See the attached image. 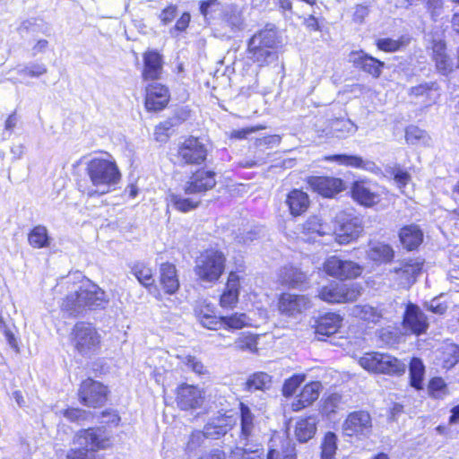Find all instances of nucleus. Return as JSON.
I'll return each mask as SVG.
<instances>
[{
    "label": "nucleus",
    "mask_w": 459,
    "mask_h": 459,
    "mask_svg": "<svg viewBox=\"0 0 459 459\" xmlns=\"http://www.w3.org/2000/svg\"><path fill=\"white\" fill-rule=\"evenodd\" d=\"M394 251L393 247L386 243L375 241L369 242L367 249V257L378 264H386L393 260Z\"/></svg>",
    "instance_id": "obj_30"
},
{
    "label": "nucleus",
    "mask_w": 459,
    "mask_h": 459,
    "mask_svg": "<svg viewBox=\"0 0 459 459\" xmlns=\"http://www.w3.org/2000/svg\"><path fill=\"white\" fill-rule=\"evenodd\" d=\"M71 342L79 354L90 357L99 350L100 336L91 324L79 322L73 328Z\"/></svg>",
    "instance_id": "obj_6"
},
{
    "label": "nucleus",
    "mask_w": 459,
    "mask_h": 459,
    "mask_svg": "<svg viewBox=\"0 0 459 459\" xmlns=\"http://www.w3.org/2000/svg\"><path fill=\"white\" fill-rule=\"evenodd\" d=\"M143 69L142 77L144 81L159 80L163 71V56L157 50L149 49L143 55Z\"/></svg>",
    "instance_id": "obj_21"
},
{
    "label": "nucleus",
    "mask_w": 459,
    "mask_h": 459,
    "mask_svg": "<svg viewBox=\"0 0 459 459\" xmlns=\"http://www.w3.org/2000/svg\"><path fill=\"white\" fill-rule=\"evenodd\" d=\"M359 365L369 372L401 376L406 370V364L395 357L381 352H368L359 359Z\"/></svg>",
    "instance_id": "obj_5"
},
{
    "label": "nucleus",
    "mask_w": 459,
    "mask_h": 459,
    "mask_svg": "<svg viewBox=\"0 0 459 459\" xmlns=\"http://www.w3.org/2000/svg\"><path fill=\"white\" fill-rule=\"evenodd\" d=\"M409 370L411 386L416 389H420L425 372V368L421 359L419 358L411 359Z\"/></svg>",
    "instance_id": "obj_48"
},
{
    "label": "nucleus",
    "mask_w": 459,
    "mask_h": 459,
    "mask_svg": "<svg viewBox=\"0 0 459 459\" xmlns=\"http://www.w3.org/2000/svg\"><path fill=\"white\" fill-rule=\"evenodd\" d=\"M437 90V86L436 82H424L418 86L411 87L410 94L415 97L426 96L427 98H430L432 91Z\"/></svg>",
    "instance_id": "obj_58"
},
{
    "label": "nucleus",
    "mask_w": 459,
    "mask_h": 459,
    "mask_svg": "<svg viewBox=\"0 0 459 459\" xmlns=\"http://www.w3.org/2000/svg\"><path fill=\"white\" fill-rule=\"evenodd\" d=\"M225 261L222 252L212 248L204 250L195 260V273L201 281L214 282L222 274Z\"/></svg>",
    "instance_id": "obj_4"
},
{
    "label": "nucleus",
    "mask_w": 459,
    "mask_h": 459,
    "mask_svg": "<svg viewBox=\"0 0 459 459\" xmlns=\"http://www.w3.org/2000/svg\"><path fill=\"white\" fill-rule=\"evenodd\" d=\"M324 269L327 274L342 280L356 278L363 272V267L358 263L344 260L336 255H332L325 260Z\"/></svg>",
    "instance_id": "obj_10"
},
{
    "label": "nucleus",
    "mask_w": 459,
    "mask_h": 459,
    "mask_svg": "<svg viewBox=\"0 0 459 459\" xmlns=\"http://www.w3.org/2000/svg\"><path fill=\"white\" fill-rule=\"evenodd\" d=\"M171 204L177 210L186 212L197 207L199 202L179 195H172Z\"/></svg>",
    "instance_id": "obj_54"
},
{
    "label": "nucleus",
    "mask_w": 459,
    "mask_h": 459,
    "mask_svg": "<svg viewBox=\"0 0 459 459\" xmlns=\"http://www.w3.org/2000/svg\"><path fill=\"white\" fill-rule=\"evenodd\" d=\"M342 433L346 437L357 440L368 439L373 433L371 415L367 411H355L348 414L342 425Z\"/></svg>",
    "instance_id": "obj_7"
},
{
    "label": "nucleus",
    "mask_w": 459,
    "mask_h": 459,
    "mask_svg": "<svg viewBox=\"0 0 459 459\" xmlns=\"http://www.w3.org/2000/svg\"><path fill=\"white\" fill-rule=\"evenodd\" d=\"M257 337L250 333H242L234 342L233 347L239 351H254L256 350Z\"/></svg>",
    "instance_id": "obj_51"
},
{
    "label": "nucleus",
    "mask_w": 459,
    "mask_h": 459,
    "mask_svg": "<svg viewBox=\"0 0 459 459\" xmlns=\"http://www.w3.org/2000/svg\"><path fill=\"white\" fill-rule=\"evenodd\" d=\"M207 437L201 430L193 431L188 437L187 442L185 446V451L188 456L196 455L197 450L200 447L206 446Z\"/></svg>",
    "instance_id": "obj_46"
},
{
    "label": "nucleus",
    "mask_w": 459,
    "mask_h": 459,
    "mask_svg": "<svg viewBox=\"0 0 459 459\" xmlns=\"http://www.w3.org/2000/svg\"><path fill=\"white\" fill-rule=\"evenodd\" d=\"M409 42L410 39L405 36H402L398 39L384 38L379 39L377 41V47L378 49L385 52H395L406 47L409 44Z\"/></svg>",
    "instance_id": "obj_49"
},
{
    "label": "nucleus",
    "mask_w": 459,
    "mask_h": 459,
    "mask_svg": "<svg viewBox=\"0 0 459 459\" xmlns=\"http://www.w3.org/2000/svg\"><path fill=\"white\" fill-rule=\"evenodd\" d=\"M362 292V287L359 283H343L333 281L324 286L318 296L321 299L329 303H342L355 301Z\"/></svg>",
    "instance_id": "obj_8"
},
{
    "label": "nucleus",
    "mask_w": 459,
    "mask_h": 459,
    "mask_svg": "<svg viewBox=\"0 0 459 459\" xmlns=\"http://www.w3.org/2000/svg\"><path fill=\"white\" fill-rule=\"evenodd\" d=\"M331 130L337 138H346L356 133L357 126L350 119L337 118L332 121Z\"/></svg>",
    "instance_id": "obj_42"
},
{
    "label": "nucleus",
    "mask_w": 459,
    "mask_h": 459,
    "mask_svg": "<svg viewBox=\"0 0 459 459\" xmlns=\"http://www.w3.org/2000/svg\"><path fill=\"white\" fill-rule=\"evenodd\" d=\"M278 43L277 34L273 29H264L255 34L248 41L253 48L259 46L274 49Z\"/></svg>",
    "instance_id": "obj_38"
},
{
    "label": "nucleus",
    "mask_w": 459,
    "mask_h": 459,
    "mask_svg": "<svg viewBox=\"0 0 459 459\" xmlns=\"http://www.w3.org/2000/svg\"><path fill=\"white\" fill-rule=\"evenodd\" d=\"M145 108L148 111L162 110L169 101V89L159 82L149 83L146 88Z\"/></svg>",
    "instance_id": "obj_18"
},
{
    "label": "nucleus",
    "mask_w": 459,
    "mask_h": 459,
    "mask_svg": "<svg viewBox=\"0 0 459 459\" xmlns=\"http://www.w3.org/2000/svg\"><path fill=\"white\" fill-rule=\"evenodd\" d=\"M389 173L393 176L399 188L406 186L411 181V175L407 171L402 169L399 166L391 168Z\"/></svg>",
    "instance_id": "obj_57"
},
{
    "label": "nucleus",
    "mask_w": 459,
    "mask_h": 459,
    "mask_svg": "<svg viewBox=\"0 0 459 459\" xmlns=\"http://www.w3.org/2000/svg\"><path fill=\"white\" fill-rule=\"evenodd\" d=\"M46 65L42 64H30L18 69V74H28L30 77H39L47 73Z\"/></svg>",
    "instance_id": "obj_59"
},
{
    "label": "nucleus",
    "mask_w": 459,
    "mask_h": 459,
    "mask_svg": "<svg viewBox=\"0 0 459 459\" xmlns=\"http://www.w3.org/2000/svg\"><path fill=\"white\" fill-rule=\"evenodd\" d=\"M352 315L361 320L377 323L382 317L381 312L369 305H358L352 308Z\"/></svg>",
    "instance_id": "obj_45"
},
{
    "label": "nucleus",
    "mask_w": 459,
    "mask_h": 459,
    "mask_svg": "<svg viewBox=\"0 0 459 459\" xmlns=\"http://www.w3.org/2000/svg\"><path fill=\"white\" fill-rule=\"evenodd\" d=\"M337 436L332 431L325 433L321 443L320 459H333L337 450Z\"/></svg>",
    "instance_id": "obj_44"
},
{
    "label": "nucleus",
    "mask_w": 459,
    "mask_h": 459,
    "mask_svg": "<svg viewBox=\"0 0 459 459\" xmlns=\"http://www.w3.org/2000/svg\"><path fill=\"white\" fill-rule=\"evenodd\" d=\"M272 377L265 372H255L251 375L246 382V390L249 392L254 391H266L271 388Z\"/></svg>",
    "instance_id": "obj_40"
},
{
    "label": "nucleus",
    "mask_w": 459,
    "mask_h": 459,
    "mask_svg": "<svg viewBox=\"0 0 459 459\" xmlns=\"http://www.w3.org/2000/svg\"><path fill=\"white\" fill-rule=\"evenodd\" d=\"M352 198L359 204L371 207L379 202V195L365 181H355L351 186Z\"/></svg>",
    "instance_id": "obj_28"
},
{
    "label": "nucleus",
    "mask_w": 459,
    "mask_h": 459,
    "mask_svg": "<svg viewBox=\"0 0 459 459\" xmlns=\"http://www.w3.org/2000/svg\"><path fill=\"white\" fill-rule=\"evenodd\" d=\"M305 381V375L295 374L284 381L282 385V394L285 397L291 396L297 388Z\"/></svg>",
    "instance_id": "obj_53"
},
{
    "label": "nucleus",
    "mask_w": 459,
    "mask_h": 459,
    "mask_svg": "<svg viewBox=\"0 0 459 459\" xmlns=\"http://www.w3.org/2000/svg\"><path fill=\"white\" fill-rule=\"evenodd\" d=\"M423 262L420 259H409L400 263L398 267L390 270L389 275L392 280L397 281L399 287L409 288L416 281L420 273Z\"/></svg>",
    "instance_id": "obj_12"
},
{
    "label": "nucleus",
    "mask_w": 459,
    "mask_h": 459,
    "mask_svg": "<svg viewBox=\"0 0 459 459\" xmlns=\"http://www.w3.org/2000/svg\"><path fill=\"white\" fill-rule=\"evenodd\" d=\"M178 157L184 164L201 165L206 160L207 149L198 138L190 137L179 146Z\"/></svg>",
    "instance_id": "obj_13"
},
{
    "label": "nucleus",
    "mask_w": 459,
    "mask_h": 459,
    "mask_svg": "<svg viewBox=\"0 0 459 459\" xmlns=\"http://www.w3.org/2000/svg\"><path fill=\"white\" fill-rule=\"evenodd\" d=\"M29 244L34 248H44L50 245L51 238L45 226H35L28 234Z\"/></svg>",
    "instance_id": "obj_41"
},
{
    "label": "nucleus",
    "mask_w": 459,
    "mask_h": 459,
    "mask_svg": "<svg viewBox=\"0 0 459 459\" xmlns=\"http://www.w3.org/2000/svg\"><path fill=\"white\" fill-rule=\"evenodd\" d=\"M249 325V317L245 313H234L229 316H221V326L225 329L238 330Z\"/></svg>",
    "instance_id": "obj_50"
},
{
    "label": "nucleus",
    "mask_w": 459,
    "mask_h": 459,
    "mask_svg": "<svg viewBox=\"0 0 459 459\" xmlns=\"http://www.w3.org/2000/svg\"><path fill=\"white\" fill-rule=\"evenodd\" d=\"M86 173L93 186L88 188V196L107 194L121 178L117 163L103 158L91 159L86 164Z\"/></svg>",
    "instance_id": "obj_2"
},
{
    "label": "nucleus",
    "mask_w": 459,
    "mask_h": 459,
    "mask_svg": "<svg viewBox=\"0 0 459 459\" xmlns=\"http://www.w3.org/2000/svg\"><path fill=\"white\" fill-rule=\"evenodd\" d=\"M350 61L357 68L371 74L375 78H378L381 75L382 68L385 66L384 62L368 55L362 50L351 52Z\"/></svg>",
    "instance_id": "obj_22"
},
{
    "label": "nucleus",
    "mask_w": 459,
    "mask_h": 459,
    "mask_svg": "<svg viewBox=\"0 0 459 459\" xmlns=\"http://www.w3.org/2000/svg\"><path fill=\"white\" fill-rule=\"evenodd\" d=\"M230 429V424L227 417H221L212 420L207 423L202 430L207 439H218L225 436Z\"/></svg>",
    "instance_id": "obj_37"
},
{
    "label": "nucleus",
    "mask_w": 459,
    "mask_h": 459,
    "mask_svg": "<svg viewBox=\"0 0 459 459\" xmlns=\"http://www.w3.org/2000/svg\"><path fill=\"white\" fill-rule=\"evenodd\" d=\"M108 389L103 384L91 378L84 380L78 390L81 403L88 407H101L107 401Z\"/></svg>",
    "instance_id": "obj_9"
},
{
    "label": "nucleus",
    "mask_w": 459,
    "mask_h": 459,
    "mask_svg": "<svg viewBox=\"0 0 459 459\" xmlns=\"http://www.w3.org/2000/svg\"><path fill=\"white\" fill-rule=\"evenodd\" d=\"M433 59L438 72L444 75L449 74L453 70V60L446 53V44L439 40L434 41L432 46Z\"/></svg>",
    "instance_id": "obj_33"
},
{
    "label": "nucleus",
    "mask_w": 459,
    "mask_h": 459,
    "mask_svg": "<svg viewBox=\"0 0 459 459\" xmlns=\"http://www.w3.org/2000/svg\"><path fill=\"white\" fill-rule=\"evenodd\" d=\"M160 284L167 294H174L179 289V280L176 266L163 263L160 267Z\"/></svg>",
    "instance_id": "obj_25"
},
{
    "label": "nucleus",
    "mask_w": 459,
    "mask_h": 459,
    "mask_svg": "<svg viewBox=\"0 0 459 459\" xmlns=\"http://www.w3.org/2000/svg\"><path fill=\"white\" fill-rule=\"evenodd\" d=\"M286 203L293 216H299L309 206V198L307 194L299 189L292 190L287 196Z\"/></svg>",
    "instance_id": "obj_35"
},
{
    "label": "nucleus",
    "mask_w": 459,
    "mask_h": 459,
    "mask_svg": "<svg viewBox=\"0 0 459 459\" xmlns=\"http://www.w3.org/2000/svg\"><path fill=\"white\" fill-rule=\"evenodd\" d=\"M77 448L67 453V459H98L96 451L109 446V439L102 428L80 430L75 437Z\"/></svg>",
    "instance_id": "obj_3"
},
{
    "label": "nucleus",
    "mask_w": 459,
    "mask_h": 459,
    "mask_svg": "<svg viewBox=\"0 0 459 459\" xmlns=\"http://www.w3.org/2000/svg\"><path fill=\"white\" fill-rule=\"evenodd\" d=\"M249 58L254 62L259 64V65H265L272 64L278 59V53L274 49L263 48L259 46L256 48H253L248 44Z\"/></svg>",
    "instance_id": "obj_39"
},
{
    "label": "nucleus",
    "mask_w": 459,
    "mask_h": 459,
    "mask_svg": "<svg viewBox=\"0 0 459 459\" xmlns=\"http://www.w3.org/2000/svg\"><path fill=\"white\" fill-rule=\"evenodd\" d=\"M363 231L362 219L358 216L339 218V225L335 230V240L345 245L356 240Z\"/></svg>",
    "instance_id": "obj_14"
},
{
    "label": "nucleus",
    "mask_w": 459,
    "mask_h": 459,
    "mask_svg": "<svg viewBox=\"0 0 459 459\" xmlns=\"http://www.w3.org/2000/svg\"><path fill=\"white\" fill-rule=\"evenodd\" d=\"M316 431V419L307 417L300 419L296 422L295 436L300 443H306L311 439Z\"/></svg>",
    "instance_id": "obj_36"
},
{
    "label": "nucleus",
    "mask_w": 459,
    "mask_h": 459,
    "mask_svg": "<svg viewBox=\"0 0 459 459\" xmlns=\"http://www.w3.org/2000/svg\"><path fill=\"white\" fill-rule=\"evenodd\" d=\"M176 402L181 410L197 409L204 402V394L195 385L182 384L177 389Z\"/></svg>",
    "instance_id": "obj_16"
},
{
    "label": "nucleus",
    "mask_w": 459,
    "mask_h": 459,
    "mask_svg": "<svg viewBox=\"0 0 459 459\" xmlns=\"http://www.w3.org/2000/svg\"><path fill=\"white\" fill-rule=\"evenodd\" d=\"M342 318L335 313H326L320 316L315 326V333L318 340H323L320 336H330L335 333L341 326Z\"/></svg>",
    "instance_id": "obj_27"
},
{
    "label": "nucleus",
    "mask_w": 459,
    "mask_h": 459,
    "mask_svg": "<svg viewBox=\"0 0 459 459\" xmlns=\"http://www.w3.org/2000/svg\"><path fill=\"white\" fill-rule=\"evenodd\" d=\"M343 409L342 395L339 394H332L324 401L322 411L327 416L336 413L339 410Z\"/></svg>",
    "instance_id": "obj_52"
},
{
    "label": "nucleus",
    "mask_w": 459,
    "mask_h": 459,
    "mask_svg": "<svg viewBox=\"0 0 459 459\" xmlns=\"http://www.w3.org/2000/svg\"><path fill=\"white\" fill-rule=\"evenodd\" d=\"M239 279L235 273H230L225 290L221 296L220 303L222 307H232L238 301Z\"/></svg>",
    "instance_id": "obj_32"
},
{
    "label": "nucleus",
    "mask_w": 459,
    "mask_h": 459,
    "mask_svg": "<svg viewBox=\"0 0 459 459\" xmlns=\"http://www.w3.org/2000/svg\"><path fill=\"white\" fill-rule=\"evenodd\" d=\"M445 0H427L426 7L433 20H436L444 9Z\"/></svg>",
    "instance_id": "obj_63"
},
{
    "label": "nucleus",
    "mask_w": 459,
    "mask_h": 459,
    "mask_svg": "<svg viewBox=\"0 0 459 459\" xmlns=\"http://www.w3.org/2000/svg\"><path fill=\"white\" fill-rule=\"evenodd\" d=\"M427 138V133L418 126H411L406 128L405 139L410 144H416Z\"/></svg>",
    "instance_id": "obj_56"
},
{
    "label": "nucleus",
    "mask_w": 459,
    "mask_h": 459,
    "mask_svg": "<svg viewBox=\"0 0 459 459\" xmlns=\"http://www.w3.org/2000/svg\"><path fill=\"white\" fill-rule=\"evenodd\" d=\"M108 303L105 291L88 281L69 293L61 304V310L68 316H81L88 310L104 308Z\"/></svg>",
    "instance_id": "obj_1"
},
{
    "label": "nucleus",
    "mask_w": 459,
    "mask_h": 459,
    "mask_svg": "<svg viewBox=\"0 0 459 459\" xmlns=\"http://www.w3.org/2000/svg\"><path fill=\"white\" fill-rule=\"evenodd\" d=\"M195 315L200 324L208 329L217 330L221 327V316L218 317L215 308L210 304H199L195 307Z\"/></svg>",
    "instance_id": "obj_29"
},
{
    "label": "nucleus",
    "mask_w": 459,
    "mask_h": 459,
    "mask_svg": "<svg viewBox=\"0 0 459 459\" xmlns=\"http://www.w3.org/2000/svg\"><path fill=\"white\" fill-rule=\"evenodd\" d=\"M304 230L308 233H316L319 236H324L326 234L325 226H324L320 219L314 216L309 218L306 223L304 224Z\"/></svg>",
    "instance_id": "obj_62"
},
{
    "label": "nucleus",
    "mask_w": 459,
    "mask_h": 459,
    "mask_svg": "<svg viewBox=\"0 0 459 459\" xmlns=\"http://www.w3.org/2000/svg\"><path fill=\"white\" fill-rule=\"evenodd\" d=\"M429 319L425 313L414 304L407 305L403 319V326L405 331L420 335L429 328Z\"/></svg>",
    "instance_id": "obj_15"
},
{
    "label": "nucleus",
    "mask_w": 459,
    "mask_h": 459,
    "mask_svg": "<svg viewBox=\"0 0 459 459\" xmlns=\"http://www.w3.org/2000/svg\"><path fill=\"white\" fill-rule=\"evenodd\" d=\"M279 280L282 285L299 288L305 284L307 276L299 268L292 265H285L280 270Z\"/></svg>",
    "instance_id": "obj_34"
},
{
    "label": "nucleus",
    "mask_w": 459,
    "mask_h": 459,
    "mask_svg": "<svg viewBox=\"0 0 459 459\" xmlns=\"http://www.w3.org/2000/svg\"><path fill=\"white\" fill-rule=\"evenodd\" d=\"M430 394L437 399L443 398L446 394V385L440 377H434L429 385Z\"/></svg>",
    "instance_id": "obj_55"
},
{
    "label": "nucleus",
    "mask_w": 459,
    "mask_h": 459,
    "mask_svg": "<svg viewBox=\"0 0 459 459\" xmlns=\"http://www.w3.org/2000/svg\"><path fill=\"white\" fill-rule=\"evenodd\" d=\"M321 387L322 385L318 381L307 384L297 399L292 403V410L299 411L312 404L319 397Z\"/></svg>",
    "instance_id": "obj_26"
},
{
    "label": "nucleus",
    "mask_w": 459,
    "mask_h": 459,
    "mask_svg": "<svg viewBox=\"0 0 459 459\" xmlns=\"http://www.w3.org/2000/svg\"><path fill=\"white\" fill-rule=\"evenodd\" d=\"M242 12L235 5L224 7L221 13L218 32L221 37L230 39L244 30Z\"/></svg>",
    "instance_id": "obj_11"
},
{
    "label": "nucleus",
    "mask_w": 459,
    "mask_h": 459,
    "mask_svg": "<svg viewBox=\"0 0 459 459\" xmlns=\"http://www.w3.org/2000/svg\"><path fill=\"white\" fill-rule=\"evenodd\" d=\"M130 272L144 287H150L154 282L152 269L143 263H134L130 266Z\"/></svg>",
    "instance_id": "obj_43"
},
{
    "label": "nucleus",
    "mask_w": 459,
    "mask_h": 459,
    "mask_svg": "<svg viewBox=\"0 0 459 459\" xmlns=\"http://www.w3.org/2000/svg\"><path fill=\"white\" fill-rule=\"evenodd\" d=\"M190 20L191 16L189 13L186 12L182 13L174 27L169 30V34L174 38L178 37L181 32H184L187 29Z\"/></svg>",
    "instance_id": "obj_61"
},
{
    "label": "nucleus",
    "mask_w": 459,
    "mask_h": 459,
    "mask_svg": "<svg viewBox=\"0 0 459 459\" xmlns=\"http://www.w3.org/2000/svg\"><path fill=\"white\" fill-rule=\"evenodd\" d=\"M442 363L446 368H451L459 362V346L455 343H446L442 346Z\"/></svg>",
    "instance_id": "obj_47"
},
{
    "label": "nucleus",
    "mask_w": 459,
    "mask_h": 459,
    "mask_svg": "<svg viewBox=\"0 0 459 459\" xmlns=\"http://www.w3.org/2000/svg\"><path fill=\"white\" fill-rule=\"evenodd\" d=\"M307 184L313 191L325 197H333L344 189L343 181L333 177H310Z\"/></svg>",
    "instance_id": "obj_20"
},
{
    "label": "nucleus",
    "mask_w": 459,
    "mask_h": 459,
    "mask_svg": "<svg viewBox=\"0 0 459 459\" xmlns=\"http://www.w3.org/2000/svg\"><path fill=\"white\" fill-rule=\"evenodd\" d=\"M255 446V449L244 446L241 459H264L263 448L259 447V446Z\"/></svg>",
    "instance_id": "obj_64"
},
{
    "label": "nucleus",
    "mask_w": 459,
    "mask_h": 459,
    "mask_svg": "<svg viewBox=\"0 0 459 459\" xmlns=\"http://www.w3.org/2000/svg\"><path fill=\"white\" fill-rule=\"evenodd\" d=\"M325 160L330 162H336L339 165L351 167L354 169H362L368 171H375L377 169L375 162L365 160L362 157L358 155L334 154L326 156Z\"/></svg>",
    "instance_id": "obj_24"
},
{
    "label": "nucleus",
    "mask_w": 459,
    "mask_h": 459,
    "mask_svg": "<svg viewBox=\"0 0 459 459\" xmlns=\"http://www.w3.org/2000/svg\"><path fill=\"white\" fill-rule=\"evenodd\" d=\"M240 411V435L239 443L247 446L252 441L255 429V417L250 408L243 403L239 405Z\"/></svg>",
    "instance_id": "obj_23"
},
{
    "label": "nucleus",
    "mask_w": 459,
    "mask_h": 459,
    "mask_svg": "<svg viewBox=\"0 0 459 459\" xmlns=\"http://www.w3.org/2000/svg\"><path fill=\"white\" fill-rule=\"evenodd\" d=\"M64 417L70 421H81L86 420L90 416V412L79 408H68L60 411Z\"/></svg>",
    "instance_id": "obj_60"
},
{
    "label": "nucleus",
    "mask_w": 459,
    "mask_h": 459,
    "mask_svg": "<svg viewBox=\"0 0 459 459\" xmlns=\"http://www.w3.org/2000/svg\"><path fill=\"white\" fill-rule=\"evenodd\" d=\"M278 307L281 315L297 317L310 307V300L304 295L283 293L279 299Z\"/></svg>",
    "instance_id": "obj_17"
},
{
    "label": "nucleus",
    "mask_w": 459,
    "mask_h": 459,
    "mask_svg": "<svg viewBox=\"0 0 459 459\" xmlns=\"http://www.w3.org/2000/svg\"><path fill=\"white\" fill-rule=\"evenodd\" d=\"M216 185L215 173L211 170L198 169L186 182L184 191L187 195L204 193Z\"/></svg>",
    "instance_id": "obj_19"
},
{
    "label": "nucleus",
    "mask_w": 459,
    "mask_h": 459,
    "mask_svg": "<svg viewBox=\"0 0 459 459\" xmlns=\"http://www.w3.org/2000/svg\"><path fill=\"white\" fill-rule=\"evenodd\" d=\"M399 238L406 249L413 250L422 243L423 232L418 225H407L400 230Z\"/></svg>",
    "instance_id": "obj_31"
}]
</instances>
